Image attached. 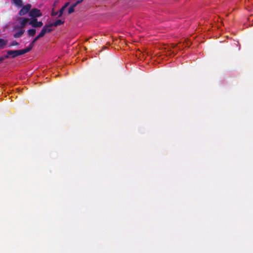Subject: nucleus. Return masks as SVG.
<instances>
[{"label": "nucleus", "mask_w": 253, "mask_h": 253, "mask_svg": "<svg viewBox=\"0 0 253 253\" xmlns=\"http://www.w3.org/2000/svg\"><path fill=\"white\" fill-rule=\"evenodd\" d=\"M65 8L63 6H62L61 7V8L59 10V15H58V17H61L62 15V14L63 13V12L65 10Z\"/></svg>", "instance_id": "nucleus-16"}, {"label": "nucleus", "mask_w": 253, "mask_h": 253, "mask_svg": "<svg viewBox=\"0 0 253 253\" xmlns=\"http://www.w3.org/2000/svg\"><path fill=\"white\" fill-rule=\"evenodd\" d=\"M4 60L3 56L0 57V64L2 62V61Z\"/></svg>", "instance_id": "nucleus-21"}, {"label": "nucleus", "mask_w": 253, "mask_h": 253, "mask_svg": "<svg viewBox=\"0 0 253 253\" xmlns=\"http://www.w3.org/2000/svg\"><path fill=\"white\" fill-rule=\"evenodd\" d=\"M3 56V57L4 60L5 59H7V58H10V55H8V54H7V55H3V56Z\"/></svg>", "instance_id": "nucleus-17"}, {"label": "nucleus", "mask_w": 253, "mask_h": 253, "mask_svg": "<svg viewBox=\"0 0 253 253\" xmlns=\"http://www.w3.org/2000/svg\"><path fill=\"white\" fill-rule=\"evenodd\" d=\"M7 53L8 55H10L11 58H14L19 56L22 55L20 50H7Z\"/></svg>", "instance_id": "nucleus-5"}, {"label": "nucleus", "mask_w": 253, "mask_h": 253, "mask_svg": "<svg viewBox=\"0 0 253 253\" xmlns=\"http://www.w3.org/2000/svg\"><path fill=\"white\" fill-rule=\"evenodd\" d=\"M64 21H62L61 19H58V20H56L54 23H50V24L51 25V27H52L53 26L57 27L58 25H62V24L64 23Z\"/></svg>", "instance_id": "nucleus-9"}, {"label": "nucleus", "mask_w": 253, "mask_h": 253, "mask_svg": "<svg viewBox=\"0 0 253 253\" xmlns=\"http://www.w3.org/2000/svg\"><path fill=\"white\" fill-rule=\"evenodd\" d=\"M33 47V46L30 44L26 48L20 50L21 54L23 55L26 53L29 52L32 49Z\"/></svg>", "instance_id": "nucleus-8"}, {"label": "nucleus", "mask_w": 253, "mask_h": 253, "mask_svg": "<svg viewBox=\"0 0 253 253\" xmlns=\"http://www.w3.org/2000/svg\"><path fill=\"white\" fill-rule=\"evenodd\" d=\"M52 31L51 25L50 24H45L42 28V31L39 34L42 38L43 37L46 33H50Z\"/></svg>", "instance_id": "nucleus-1"}, {"label": "nucleus", "mask_w": 253, "mask_h": 253, "mask_svg": "<svg viewBox=\"0 0 253 253\" xmlns=\"http://www.w3.org/2000/svg\"><path fill=\"white\" fill-rule=\"evenodd\" d=\"M13 3L15 4L18 8L21 7L22 5V0H12Z\"/></svg>", "instance_id": "nucleus-10"}, {"label": "nucleus", "mask_w": 253, "mask_h": 253, "mask_svg": "<svg viewBox=\"0 0 253 253\" xmlns=\"http://www.w3.org/2000/svg\"><path fill=\"white\" fill-rule=\"evenodd\" d=\"M41 37L39 35H38L37 37H36L33 40V41L30 43V44L31 45H32L33 47L35 45V42L38 41L40 38H41Z\"/></svg>", "instance_id": "nucleus-14"}, {"label": "nucleus", "mask_w": 253, "mask_h": 253, "mask_svg": "<svg viewBox=\"0 0 253 253\" xmlns=\"http://www.w3.org/2000/svg\"><path fill=\"white\" fill-rule=\"evenodd\" d=\"M58 13V12L52 11L51 13V15L53 16H56Z\"/></svg>", "instance_id": "nucleus-18"}, {"label": "nucleus", "mask_w": 253, "mask_h": 253, "mask_svg": "<svg viewBox=\"0 0 253 253\" xmlns=\"http://www.w3.org/2000/svg\"><path fill=\"white\" fill-rule=\"evenodd\" d=\"M29 15L33 18H36V17L41 16L42 13L40 9L34 8L29 12Z\"/></svg>", "instance_id": "nucleus-2"}, {"label": "nucleus", "mask_w": 253, "mask_h": 253, "mask_svg": "<svg viewBox=\"0 0 253 253\" xmlns=\"http://www.w3.org/2000/svg\"><path fill=\"white\" fill-rule=\"evenodd\" d=\"M31 5L30 4H27L23 6L22 8L19 10L18 14L20 16L24 15L27 14L30 10Z\"/></svg>", "instance_id": "nucleus-4"}, {"label": "nucleus", "mask_w": 253, "mask_h": 253, "mask_svg": "<svg viewBox=\"0 0 253 253\" xmlns=\"http://www.w3.org/2000/svg\"><path fill=\"white\" fill-rule=\"evenodd\" d=\"M29 24L34 28H40L43 25V23L42 21H38L37 18H32Z\"/></svg>", "instance_id": "nucleus-3"}, {"label": "nucleus", "mask_w": 253, "mask_h": 253, "mask_svg": "<svg viewBox=\"0 0 253 253\" xmlns=\"http://www.w3.org/2000/svg\"><path fill=\"white\" fill-rule=\"evenodd\" d=\"M19 45V43L18 42H17L16 41H12L9 44V45L8 46L9 47H11V46H18Z\"/></svg>", "instance_id": "nucleus-15"}, {"label": "nucleus", "mask_w": 253, "mask_h": 253, "mask_svg": "<svg viewBox=\"0 0 253 253\" xmlns=\"http://www.w3.org/2000/svg\"><path fill=\"white\" fill-rule=\"evenodd\" d=\"M83 0H77V1L76 2V4L78 5V4H80V3H82V2L83 1Z\"/></svg>", "instance_id": "nucleus-19"}, {"label": "nucleus", "mask_w": 253, "mask_h": 253, "mask_svg": "<svg viewBox=\"0 0 253 253\" xmlns=\"http://www.w3.org/2000/svg\"><path fill=\"white\" fill-rule=\"evenodd\" d=\"M77 5L76 3L72 4L68 9V13L71 14L75 11V7Z\"/></svg>", "instance_id": "nucleus-11"}, {"label": "nucleus", "mask_w": 253, "mask_h": 253, "mask_svg": "<svg viewBox=\"0 0 253 253\" xmlns=\"http://www.w3.org/2000/svg\"><path fill=\"white\" fill-rule=\"evenodd\" d=\"M27 32L29 36H34L36 33V30L35 29H31L28 30Z\"/></svg>", "instance_id": "nucleus-12"}, {"label": "nucleus", "mask_w": 253, "mask_h": 253, "mask_svg": "<svg viewBox=\"0 0 253 253\" xmlns=\"http://www.w3.org/2000/svg\"><path fill=\"white\" fill-rule=\"evenodd\" d=\"M7 41L3 39H0V49H2L6 44Z\"/></svg>", "instance_id": "nucleus-13"}, {"label": "nucleus", "mask_w": 253, "mask_h": 253, "mask_svg": "<svg viewBox=\"0 0 253 253\" xmlns=\"http://www.w3.org/2000/svg\"><path fill=\"white\" fill-rule=\"evenodd\" d=\"M70 4L69 2H66L64 6H63L65 8H66Z\"/></svg>", "instance_id": "nucleus-20"}, {"label": "nucleus", "mask_w": 253, "mask_h": 253, "mask_svg": "<svg viewBox=\"0 0 253 253\" xmlns=\"http://www.w3.org/2000/svg\"><path fill=\"white\" fill-rule=\"evenodd\" d=\"M17 32H15L13 35V37L14 38H19L21 37L25 33V30L23 29H19Z\"/></svg>", "instance_id": "nucleus-7"}, {"label": "nucleus", "mask_w": 253, "mask_h": 253, "mask_svg": "<svg viewBox=\"0 0 253 253\" xmlns=\"http://www.w3.org/2000/svg\"><path fill=\"white\" fill-rule=\"evenodd\" d=\"M28 21V18H23L20 21V26L17 27H15V29H23L25 27Z\"/></svg>", "instance_id": "nucleus-6"}]
</instances>
